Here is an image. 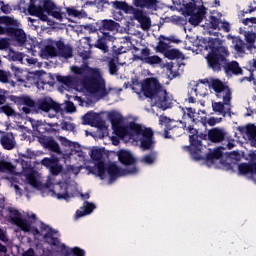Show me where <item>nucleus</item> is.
I'll return each mask as SVG.
<instances>
[{"mask_svg": "<svg viewBox=\"0 0 256 256\" xmlns=\"http://www.w3.org/2000/svg\"><path fill=\"white\" fill-rule=\"evenodd\" d=\"M83 125L96 124L97 127H105V122L99 117V114L90 111L82 117Z\"/></svg>", "mask_w": 256, "mask_h": 256, "instance_id": "nucleus-19", "label": "nucleus"}, {"mask_svg": "<svg viewBox=\"0 0 256 256\" xmlns=\"http://www.w3.org/2000/svg\"><path fill=\"white\" fill-rule=\"evenodd\" d=\"M44 55H46V57H57L58 53H57V48H55V46L52 45H46L44 50H43Z\"/></svg>", "mask_w": 256, "mask_h": 256, "instance_id": "nucleus-45", "label": "nucleus"}, {"mask_svg": "<svg viewBox=\"0 0 256 256\" xmlns=\"http://www.w3.org/2000/svg\"><path fill=\"white\" fill-rule=\"evenodd\" d=\"M182 127L187 131V127H191L192 129L195 127L196 123H199V119H197V110L192 107L182 108Z\"/></svg>", "mask_w": 256, "mask_h": 256, "instance_id": "nucleus-13", "label": "nucleus"}, {"mask_svg": "<svg viewBox=\"0 0 256 256\" xmlns=\"http://www.w3.org/2000/svg\"><path fill=\"white\" fill-rule=\"evenodd\" d=\"M56 79L58 83H62V85H65V87H73L74 85V80H73V77L71 76L58 75Z\"/></svg>", "mask_w": 256, "mask_h": 256, "instance_id": "nucleus-43", "label": "nucleus"}, {"mask_svg": "<svg viewBox=\"0 0 256 256\" xmlns=\"http://www.w3.org/2000/svg\"><path fill=\"white\" fill-rule=\"evenodd\" d=\"M219 25H221V19L217 18V16H210V29L221 31Z\"/></svg>", "mask_w": 256, "mask_h": 256, "instance_id": "nucleus-51", "label": "nucleus"}, {"mask_svg": "<svg viewBox=\"0 0 256 256\" xmlns=\"http://www.w3.org/2000/svg\"><path fill=\"white\" fill-rule=\"evenodd\" d=\"M212 108L215 113H225V101L212 103Z\"/></svg>", "mask_w": 256, "mask_h": 256, "instance_id": "nucleus-53", "label": "nucleus"}, {"mask_svg": "<svg viewBox=\"0 0 256 256\" xmlns=\"http://www.w3.org/2000/svg\"><path fill=\"white\" fill-rule=\"evenodd\" d=\"M130 131L140 137V147L142 151H149L155 147V141L153 140V129L145 128L138 123L130 124Z\"/></svg>", "mask_w": 256, "mask_h": 256, "instance_id": "nucleus-6", "label": "nucleus"}, {"mask_svg": "<svg viewBox=\"0 0 256 256\" xmlns=\"http://www.w3.org/2000/svg\"><path fill=\"white\" fill-rule=\"evenodd\" d=\"M25 177L31 187H34V189L41 188V182L37 180V177H35V173L33 171H31L30 173H26Z\"/></svg>", "mask_w": 256, "mask_h": 256, "instance_id": "nucleus-37", "label": "nucleus"}, {"mask_svg": "<svg viewBox=\"0 0 256 256\" xmlns=\"http://www.w3.org/2000/svg\"><path fill=\"white\" fill-rule=\"evenodd\" d=\"M90 157L92 161H96L97 163L96 167L90 168L89 173H91V175H95V177H99L102 181L107 179V168L103 161V151L99 148L93 149Z\"/></svg>", "mask_w": 256, "mask_h": 256, "instance_id": "nucleus-7", "label": "nucleus"}, {"mask_svg": "<svg viewBox=\"0 0 256 256\" xmlns=\"http://www.w3.org/2000/svg\"><path fill=\"white\" fill-rule=\"evenodd\" d=\"M223 70L226 75H243V69L239 67V62L237 61L228 62L226 60Z\"/></svg>", "mask_w": 256, "mask_h": 256, "instance_id": "nucleus-24", "label": "nucleus"}, {"mask_svg": "<svg viewBox=\"0 0 256 256\" xmlns=\"http://www.w3.org/2000/svg\"><path fill=\"white\" fill-rule=\"evenodd\" d=\"M7 211L10 215L11 223L16 225V227H19L24 233H29V230L31 229V221L27 218H22L23 215L21 212L13 207H8Z\"/></svg>", "mask_w": 256, "mask_h": 256, "instance_id": "nucleus-10", "label": "nucleus"}, {"mask_svg": "<svg viewBox=\"0 0 256 256\" xmlns=\"http://www.w3.org/2000/svg\"><path fill=\"white\" fill-rule=\"evenodd\" d=\"M7 171H13V164L0 159V173H7Z\"/></svg>", "mask_w": 256, "mask_h": 256, "instance_id": "nucleus-49", "label": "nucleus"}, {"mask_svg": "<svg viewBox=\"0 0 256 256\" xmlns=\"http://www.w3.org/2000/svg\"><path fill=\"white\" fill-rule=\"evenodd\" d=\"M229 171L235 173L238 170V175H256V164H250L243 162L238 164L237 162H232L228 164Z\"/></svg>", "mask_w": 256, "mask_h": 256, "instance_id": "nucleus-15", "label": "nucleus"}, {"mask_svg": "<svg viewBox=\"0 0 256 256\" xmlns=\"http://www.w3.org/2000/svg\"><path fill=\"white\" fill-rule=\"evenodd\" d=\"M95 47L97 49H100V51H103L104 53H107V51H109V46H107V41L105 39L99 38L96 41Z\"/></svg>", "mask_w": 256, "mask_h": 256, "instance_id": "nucleus-50", "label": "nucleus"}, {"mask_svg": "<svg viewBox=\"0 0 256 256\" xmlns=\"http://www.w3.org/2000/svg\"><path fill=\"white\" fill-rule=\"evenodd\" d=\"M66 12L69 15V17H79V15H81V12H79V10L73 7L66 8Z\"/></svg>", "mask_w": 256, "mask_h": 256, "instance_id": "nucleus-58", "label": "nucleus"}, {"mask_svg": "<svg viewBox=\"0 0 256 256\" xmlns=\"http://www.w3.org/2000/svg\"><path fill=\"white\" fill-rule=\"evenodd\" d=\"M48 15L57 19L58 21H63V17H65V13L61 12V8L56 6V9L52 10Z\"/></svg>", "mask_w": 256, "mask_h": 256, "instance_id": "nucleus-47", "label": "nucleus"}, {"mask_svg": "<svg viewBox=\"0 0 256 256\" xmlns=\"http://www.w3.org/2000/svg\"><path fill=\"white\" fill-rule=\"evenodd\" d=\"M71 71L74 75L82 77L80 83L83 89H85L87 93H90V95H97L103 99V97H107V95L111 93V88L109 90L107 89L105 78H103V74H101L99 68H93L84 64L81 67L72 66ZM85 73H87L88 76H84Z\"/></svg>", "mask_w": 256, "mask_h": 256, "instance_id": "nucleus-1", "label": "nucleus"}, {"mask_svg": "<svg viewBox=\"0 0 256 256\" xmlns=\"http://www.w3.org/2000/svg\"><path fill=\"white\" fill-rule=\"evenodd\" d=\"M244 36H245L246 43H255L256 41L255 32H251V31L245 32Z\"/></svg>", "mask_w": 256, "mask_h": 256, "instance_id": "nucleus-56", "label": "nucleus"}, {"mask_svg": "<svg viewBox=\"0 0 256 256\" xmlns=\"http://www.w3.org/2000/svg\"><path fill=\"white\" fill-rule=\"evenodd\" d=\"M39 0H30L28 6V13L32 17H39L40 21L47 22L49 21V16L45 14V11L41 9V4H36Z\"/></svg>", "mask_w": 256, "mask_h": 256, "instance_id": "nucleus-16", "label": "nucleus"}, {"mask_svg": "<svg viewBox=\"0 0 256 256\" xmlns=\"http://www.w3.org/2000/svg\"><path fill=\"white\" fill-rule=\"evenodd\" d=\"M164 57L170 60L181 59L183 57V53L177 49H168L166 50Z\"/></svg>", "mask_w": 256, "mask_h": 256, "instance_id": "nucleus-42", "label": "nucleus"}, {"mask_svg": "<svg viewBox=\"0 0 256 256\" xmlns=\"http://www.w3.org/2000/svg\"><path fill=\"white\" fill-rule=\"evenodd\" d=\"M102 27L106 31H117V29H119L120 25L115 20L105 19L102 21Z\"/></svg>", "mask_w": 256, "mask_h": 256, "instance_id": "nucleus-38", "label": "nucleus"}, {"mask_svg": "<svg viewBox=\"0 0 256 256\" xmlns=\"http://www.w3.org/2000/svg\"><path fill=\"white\" fill-rule=\"evenodd\" d=\"M44 237H50V243H51V245H53V247H57L59 245V243H61L59 241V238L53 237V234H51V233L45 234Z\"/></svg>", "mask_w": 256, "mask_h": 256, "instance_id": "nucleus-59", "label": "nucleus"}, {"mask_svg": "<svg viewBox=\"0 0 256 256\" xmlns=\"http://www.w3.org/2000/svg\"><path fill=\"white\" fill-rule=\"evenodd\" d=\"M71 253L73 256H85V250L79 248V247H74L71 250Z\"/></svg>", "mask_w": 256, "mask_h": 256, "instance_id": "nucleus-61", "label": "nucleus"}, {"mask_svg": "<svg viewBox=\"0 0 256 256\" xmlns=\"http://www.w3.org/2000/svg\"><path fill=\"white\" fill-rule=\"evenodd\" d=\"M229 85L225 84L223 81L215 78L211 79V89L214 90L215 95L227 89Z\"/></svg>", "mask_w": 256, "mask_h": 256, "instance_id": "nucleus-31", "label": "nucleus"}, {"mask_svg": "<svg viewBox=\"0 0 256 256\" xmlns=\"http://www.w3.org/2000/svg\"><path fill=\"white\" fill-rule=\"evenodd\" d=\"M96 208L97 207L93 203L85 201L83 203V206L76 211L77 219H81V217H85V215H91V213H93V211H95Z\"/></svg>", "mask_w": 256, "mask_h": 256, "instance_id": "nucleus-26", "label": "nucleus"}, {"mask_svg": "<svg viewBox=\"0 0 256 256\" xmlns=\"http://www.w3.org/2000/svg\"><path fill=\"white\" fill-rule=\"evenodd\" d=\"M189 17L190 18H189L188 22L190 23V25H193L194 27H197V25H199L203 21V18L195 12H193L191 15H189Z\"/></svg>", "mask_w": 256, "mask_h": 256, "instance_id": "nucleus-46", "label": "nucleus"}, {"mask_svg": "<svg viewBox=\"0 0 256 256\" xmlns=\"http://www.w3.org/2000/svg\"><path fill=\"white\" fill-rule=\"evenodd\" d=\"M9 40L7 38H0V51L8 49Z\"/></svg>", "mask_w": 256, "mask_h": 256, "instance_id": "nucleus-63", "label": "nucleus"}, {"mask_svg": "<svg viewBox=\"0 0 256 256\" xmlns=\"http://www.w3.org/2000/svg\"><path fill=\"white\" fill-rule=\"evenodd\" d=\"M172 120H170L167 116L162 117L160 119V125L164 126V139H173V137H180L181 128L174 125Z\"/></svg>", "mask_w": 256, "mask_h": 256, "instance_id": "nucleus-14", "label": "nucleus"}, {"mask_svg": "<svg viewBox=\"0 0 256 256\" xmlns=\"http://www.w3.org/2000/svg\"><path fill=\"white\" fill-rule=\"evenodd\" d=\"M196 14L202 19H205V15H207V8L201 5L200 7H198V11L196 12Z\"/></svg>", "mask_w": 256, "mask_h": 256, "instance_id": "nucleus-62", "label": "nucleus"}, {"mask_svg": "<svg viewBox=\"0 0 256 256\" xmlns=\"http://www.w3.org/2000/svg\"><path fill=\"white\" fill-rule=\"evenodd\" d=\"M36 109H38V111H43L44 113H49L50 111L61 113V111H63L61 104L55 102L51 97L39 98L36 101Z\"/></svg>", "mask_w": 256, "mask_h": 256, "instance_id": "nucleus-12", "label": "nucleus"}, {"mask_svg": "<svg viewBox=\"0 0 256 256\" xmlns=\"http://www.w3.org/2000/svg\"><path fill=\"white\" fill-rule=\"evenodd\" d=\"M229 85L225 84L223 81L215 78L211 79V89L214 90L215 95L227 89Z\"/></svg>", "mask_w": 256, "mask_h": 256, "instance_id": "nucleus-30", "label": "nucleus"}, {"mask_svg": "<svg viewBox=\"0 0 256 256\" xmlns=\"http://www.w3.org/2000/svg\"><path fill=\"white\" fill-rule=\"evenodd\" d=\"M0 113H4L7 117H13L15 110L9 104L0 107Z\"/></svg>", "mask_w": 256, "mask_h": 256, "instance_id": "nucleus-48", "label": "nucleus"}, {"mask_svg": "<svg viewBox=\"0 0 256 256\" xmlns=\"http://www.w3.org/2000/svg\"><path fill=\"white\" fill-rule=\"evenodd\" d=\"M39 5H41L42 11L47 13V15H49L52 11H55V9H57V4H55L53 0H39Z\"/></svg>", "mask_w": 256, "mask_h": 256, "instance_id": "nucleus-32", "label": "nucleus"}, {"mask_svg": "<svg viewBox=\"0 0 256 256\" xmlns=\"http://www.w3.org/2000/svg\"><path fill=\"white\" fill-rule=\"evenodd\" d=\"M119 63V57L113 56L108 60V68L110 75H117L119 72V66L117 65Z\"/></svg>", "mask_w": 256, "mask_h": 256, "instance_id": "nucleus-34", "label": "nucleus"}, {"mask_svg": "<svg viewBox=\"0 0 256 256\" xmlns=\"http://www.w3.org/2000/svg\"><path fill=\"white\" fill-rule=\"evenodd\" d=\"M118 161L122 164L125 165V167H129V165H135L137 163V159L131 152L126 151V150H121L118 153Z\"/></svg>", "mask_w": 256, "mask_h": 256, "instance_id": "nucleus-23", "label": "nucleus"}, {"mask_svg": "<svg viewBox=\"0 0 256 256\" xmlns=\"http://www.w3.org/2000/svg\"><path fill=\"white\" fill-rule=\"evenodd\" d=\"M187 131L189 132V146H184L185 151L190 152L192 157L194 159H197V161L201 160V156H199V153L203 149V143L202 141H207L209 139V133H200L199 130L194 129L192 125L187 127Z\"/></svg>", "mask_w": 256, "mask_h": 256, "instance_id": "nucleus-4", "label": "nucleus"}, {"mask_svg": "<svg viewBox=\"0 0 256 256\" xmlns=\"http://www.w3.org/2000/svg\"><path fill=\"white\" fill-rule=\"evenodd\" d=\"M225 137H227V132L222 128L216 127L208 131V141L211 143H221L225 141Z\"/></svg>", "mask_w": 256, "mask_h": 256, "instance_id": "nucleus-20", "label": "nucleus"}, {"mask_svg": "<svg viewBox=\"0 0 256 256\" xmlns=\"http://www.w3.org/2000/svg\"><path fill=\"white\" fill-rule=\"evenodd\" d=\"M46 189L52 188L53 195L56 196V199L59 201H69L71 198V194L69 193V183L67 182H55L53 181V178H50L45 183Z\"/></svg>", "mask_w": 256, "mask_h": 256, "instance_id": "nucleus-8", "label": "nucleus"}, {"mask_svg": "<svg viewBox=\"0 0 256 256\" xmlns=\"http://www.w3.org/2000/svg\"><path fill=\"white\" fill-rule=\"evenodd\" d=\"M32 127L39 132L40 135H43V133H49V131H51L47 125L43 124L42 121H37L35 124H32Z\"/></svg>", "mask_w": 256, "mask_h": 256, "instance_id": "nucleus-44", "label": "nucleus"}, {"mask_svg": "<svg viewBox=\"0 0 256 256\" xmlns=\"http://www.w3.org/2000/svg\"><path fill=\"white\" fill-rule=\"evenodd\" d=\"M41 165L49 170L50 176L48 177V179L51 178L52 181H55V177L63 173V164H61L57 157H45L41 160Z\"/></svg>", "mask_w": 256, "mask_h": 256, "instance_id": "nucleus-11", "label": "nucleus"}, {"mask_svg": "<svg viewBox=\"0 0 256 256\" xmlns=\"http://www.w3.org/2000/svg\"><path fill=\"white\" fill-rule=\"evenodd\" d=\"M66 111L67 113H75L77 111V107H75V104L70 101L66 104Z\"/></svg>", "mask_w": 256, "mask_h": 256, "instance_id": "nucleus-64", "label": "nucleus"}, {"mask_svg": "<svg viewBox=\"0 0 256 256\" xmlns=\"http://www.w3.org/2000/svg\"><path fill=\"white\" fill-rule=\"evenodd\" d=\"M141 91L144 97L151 99L152 103L159 109L163 111L169 109V94L157 78H146L141 84Z\"/></svg>", "mask_w": 256, "mask_h": 256, "instance_id": "nucleus-2", "label": "nucleus"}, {"mask_svg": "<svg viewBox=\"0 0 256 256\" xmlns=\"http://www.w3.org/2000/svg\"><path fill=\"white\" fill-rule=\"evenodd\" d=\"M0 143L3 149H6L7 151H11L15 149V144H16L15 136H13V133L7 132L6 134L1 136Z\"/></svg>", "mask_w": 256, "mask_h": 256, "instance_id": "nucleus-25", "label": "nucleus"}, {"mask_svg": "<svg viewBox=\"0 0 256 256\" xmlns=\"http://www.w3.org/2000/svg\"><path fill=\"white\" fill-rule=\"evenodd\" d=\"M160 39H163V41H170V43H181V40L177 39V37L173 35L169 37L161 35Z\"/></svg>", "mask_w": 256, "mask_h": 256, "instance_id": "nucleus-60", "label": "nucleus"}, {"mask_svg": "<svg viewBox=\"0 0 256 256\" xmlns=\"http://www.w3.org/2000/svg\"><path fill=\"white\" fill-rule=\"evenodd\" d=\"M232 43L234 45V49L237 53H240L241 55H243L245 53V41H243V39H241V37H235L232 40Z\"/></svg>", "mask_w": 256, "mask_h": 256, "instance_id": "nucleus-36", "label": "nucleus"}, {"mask_svg": "<svg viewBox=\"0 0 256 256\" xmlns=\"http://www.w3.org/2000/svg\"><path fill=\"white\" fill-rule=\"evenodd\" d=\"M140 161L144 163V165H153V163L157 161V152L151 151L149 154L144 155Z\"/></svg>", "mask_w": 256, "mask_h": 256, "instance_id": "nucleus-40", "label": "nucleus"}, {"mask_svg": "<svg viewBox=\"0 0 256 256\" xmlns=\"http://www.w3.org/2000/svg\"><path fill=\"white\" fill-rule=\"evenodd\" d=\"M134 19L140 23L143 31H149L151 29V18L143 12V10L135 9L133 12Z\"/></svg>", "mask_w": 256, "mask_h": 256, "instance_id": "nucleus-18", "label": "nucleus"}, {"mask_svg": "<svg viewBox=\"0 0 256 256\" xmlns=\"http://www.w3.org/2000/svg\"><path fill=\"white\" fill-rule=\"evenodd\" d=\"M197 88H191L188 91V98L186 99V101H188V103H197Z\"/></svg>", "mask_w": 256, "mask_h": 256, "instance_id": "nucleus-52", "label": "nucleus"}, {"mask_svg": "<svg viewBox=\"0 0 256 256\" xmlns=\"http://www.w3.org/2000/svg\"><path fill=\"white\" fill-rule=\"evenodd\" d=\"M115 135H117V137H120V139H131L132 134L133 133L131 131V128H127L125 126H116V128H112Z\"/></svg>", "mask_w": 256, "mask_h": 256, "instance_id": "nucleus-27", "label": "nucleus"}, {"mask_svg": "<svg viewBox=\"0 0 256 256\" xmlns=\"http://www.w3.org/2000/svg\"><path fill=\"white\" fill-rule=\"evenodd\" d=\"M0 35L9 37L18 47H23L27 43V34L21 28V23L11 16H0Z\"/></svg>", "mask_w": 256, "mask_h": 256, "instance_id": "nucleus-3", "label": "nucleus"}, {"mask_svg": "<svg viewBox=\"0 0 256 256\" xmlns=\"http://www.w3.org/2000/svg\"><path fill=\"white\" fill-rule=\"evenodd\" d=\"M183 15H186L189 17V15H193L195 11H197V2L195 0H192V2H184L182 7H180Z\"/></svg>", "mask_w": 256, "mask_h": 256, "instance_id": "nucleus-29", "label": "nucleus"}, {"mask_svg": "<svg viewBox=\"0 0 256 256\" xmlns=\"http://www.w3.org/2000/svg\"><path fill=\"white\" fill-rule=\"evenodd\" d=\"M9 99L10 101H13V103H15L16 105H25V107L34 108V109H36V106H37V102H35L29 96L10 95Z\"/></svg>", "mask_w": 256, "mask_h": 256, "instance_id": "nucleus-22", "label": "nucleus"}, {"mask_svg": "<svg viewBox=\"0 0 256 256\" xmlns=\"http://www.w3.org/2000/svg\"><path fill=\"white\" fill-rule=\"evenodd\" d=\"M9 57H11L12 61H23V54L19 52L11 51Z\"/></svg>", "mask_w": 256, "mask_h": 256, "instance_id": "nucleus-57", "label": "nucleus"}, {"mask_svg": "<svg viewBox=\"0 0 256 256\" xmlns=\"http://www.w3.org/2000/svg\"><path fill=\"white\" fill-rule=\"evenodd\" d=\"M156 49H157L158 53H164V55H165V53L169 49V44H167L164 41H159Z\"/></svg>", "mask_w": 256, "mask_h": 256, "instance_id": "nucleus-54", "label": "nucleus"}, {"mask_svg": "<svg viewBox=\"0 0 256 256\" xmlns=\"http://www.w3.org/2000/svg\"><path fill=\"white\" fill-rule=\"evenodd\" d=\"M108 118L111 122L112 129L119 127L121 125V123L123 122V117L117 113H110L108 115Z\"/></svg>", "mask_w": 256, "mask_h": 256, "instance_id": "nucleus-41", "label": "nucleus"}, {"mask_svg": "<svg viewBox=\"0 0 256 256\" xmlns=\"http://www.w3.org/2000/svg\"><path fill=\"white\" fill-rule=\"evenodd\" d=\"M58 57L63 59H71L73 57V46L70 44H65L63 40H58L55 42Z\"/></svg>", "mask_w": 256, "mask_h": 256, "instance_id": "nucleus-17", "label": "nucleus"}, {"mask_svg": "<svg viewBox=\"0 0 256 256\" xmlns=\"http://www.w3.org/2000/svg\"><path fill=\"white\" fill-rule=\"evenodd\" d=\"M247 138L251 147L256 148V126L255 124H248Z\"/></svg>", "mask_w": 256, "mask_h": 256, "instance_id": "nucleus-33", "label": "nucleus"}, {"mask_svg": "<svg viewBox=\"0 0 256 256\" xmlns=\"http://www.w3.org/2000/svg\"><path fill=\"white\" fill-rule=\"evenodd\" d=\"M106 167V172L109 175L110 183L117 181L119 177H126V175H137L139 173V168L133 166L132 168H121L115 162L108 164Z\"/></svg>", "mask_w": 256, "mask_h": 256, "instance_id": "nucleus-9", "label": "nucleus"}, {"mask_svg": "<svg viewBox=\"0 0 256 256\" xmlns=\"http://www.w3.org/2000/svg\"><path fill=\"white\" fill-rule=\"evenodd\" d=\"M229 57V50L225 46H219L216 50L210 51L206 56L209 69L214 73H219L225 67V63Z\"/></svg>", "mask_w": 256, "mask_h": 256, "instance_id": "nucleus-5", "label": "nucleus"}, {"mask_svg": "<svg viewBox=\"0 0 256 256\" xmlns=\"http://www.w3.org/2000/svg\"><path fill=\"white\" fill-rule=\"evenodd\" d=\"M133 5L138 9L157 11L159 9V0H133Z\"/></svg>", "mask_w": 256, "mask_h": 256, "instance_id": "nucleus-21", "label": "nucleus"}, {"mask_svg": "<svg viewBox=\"0 0 256 256\" xmlns=\"http://www.w3.org/2000/svg\"><path fill=\"white\" fill-rule=\"evenodd\" d=\"M217 99H222L225 105H231V100L233 99V92L230 87L224 88L221 92L216 95Z\"/></svg>", "mask_w": 256, "mask_h": 256, "instance_id": "nucleus-28", "label": "nucleus"}, {"mask_svg": "<svg viewBox=\"0 0 256 256\" xmlns=\"http://www.w3.org/2000/svg\"><path fill=\"white\" fill-rule=\"evenodd\" d=\"M14 75L16 77V81L19 83H25V77H23V70L19 68H14Z\"/></svg>", "mask_w": 256, "mask_h": 256, "instance_id": "nucleus-55", "label": "nucleus"}, {"mask_svg": "<svg viewBox=\"0 0 256 256\" xmlns=\"http://www.w3.org/2000/svg\"><path fill=\"white\" fill-rule=\"evenodd\" d=\"M139 61H143L147 65H159L162 63L163 59L158 55H153L150 57H138Z\"/></svg>", "mask_w": 256, "mask_h": 256, "instance_id": "nucleus-35", "label": "nucleus"}, {"mask_svg": "<svg viewBox=\"0 0 256 256\" xmlns=\"http://www.w3.org/2000/svg\"><path fill=\"white\" fill-rule=\"evenodd\" d=\"M46 149H49V151H52V153H61V147H59V143L55 141V139L50 138L45 142Z\"/></svg>", "mask_w": 256, "mask_h": 256, "instance_id": "nucleus-39", "label": "nucleus"}]
</instances>
